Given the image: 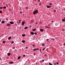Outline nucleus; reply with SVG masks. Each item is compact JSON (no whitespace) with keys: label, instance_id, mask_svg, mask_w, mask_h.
I'll list each match as a JSON object with an SVG mask.
<instances>
[{"label":"nucleus","instance_id":"1","mask_svg":"<svg viewBox=\"0 0 65 65\" xmlns=\"http://www.w3.org/2000/svg\"><path fill=\"white\" fill-rule=\"evenodd\" d=\"M38 12V10H36L33 12V14H35Z\"/></svg>","mask_w":65,"mask_h":65},{"label":"nucleus","instance_id":"2","mask_svg":"<svg viewBox=\"0 0 65 65\" xmlns=\"http://www.w3.org/2000/svg\"><path fill=\"white\" fill-rule=\"evenodd\" d=\"M38 50H39V48H34L33 49V51H37Z\"/></svg>","mask_w":65,"mask_h":65},{"label":"nucleus","instance_id":"3","mask_svg":"<svg viewBox=\"0 0 65 65\" xmlns=\"http://www.w3.org/2000/svg\"><path fill=\"white\" fill-rule=\"evenodd\" d=\"M46 7L48 8H51V7H52V6H47Z\"/></svg>","mask_w":65,"mask_h":65},{"label":"nucleus","instance_id":"4","mask_svg":"<svg viewBox=\"0 0 65 65\" xmlns=\"http://www.w3.org/2000/svg\"><path fill=\"white\" fill-rule=\"evenodd\" d=\"M25 24V22L23 21L22 22V25L23 26Z\"/></svg>","mask_w":65,"mask_h":65},{"label":"nucleus","instance_id":"5","mask_svg":"<svg viewBox=\"0 0 65 65\" xmlns=\"http://www.w3.org/2000/svg\"><path fill=\"white\" fill-rule=\"evenodd\" d=\"M11 26V24L9 23L8 24H7V26Z\"/></svg>","mask_w":65,"mask_h":65},{"label":"nucleus","instance_id":"6","mask_svg":"<svg viewBox=\"0 0 65 65\" xmlns=\"http://www.w3.org/2000/svg\"><path fill=\"white\" fill-rule=\"evenodd\" d=\"M10 24H14V22H10Z\"/></svg>","mask_w":65,"mask_h":65},{"label":"nucleus","instance_id":"7","mask_svg":"<svg viewBox=\"0 0 65 65\" xmlns=\"http://www.w3.org/2000/svg\"><path fill=\"white\" fill-rule=\"evenodd\" d=\"M7 55L8 56H10L11 55V53H7Z\"/></svg>","mask_w":65,"mask_h":65},{"label":"nucleus","instance_id":"8","mask_svg":"<svg viewBox=\"0 0 65 65\" xmlns=\"http://www.w3.org/2000/svg\"><path fill=\"white\" fill-rule=\"evenodd\" d=\"M30 33L31 34H32V35H34V33L33 32H31Z\"/></svg>","mask_w":65,"mask_h":65},{"label":"nucleus","instance_id":"9","mask_svg":"<svg viewBox=\"0 0 65 65\" xmlns=\"http://www.w3.org/2000/svg\"><path fill=\"white\" fill-rule=\"evenodd\" d=\"M40 31L41 32H42V31H44V30H43V29H40Z\"/></svg>","mask_w":65,"mask_h":65},{"label":"nucleus","instance_id":"10","mask_svg":"<svg viewBox=\"0 0 65 65\" xmlns=\"http://www.w3.org/2000/svg\"><path fill=\"white\" fill-rule=\"evenodd\" d=\"M36 29H37L36 28H34L32 30L33 31H36Z\"/></svg>","mask_w":65,"mask_h":65},{"label":"nucleus","instance_id":"11","mask_svg":"<svg viewBox=\"0 0 65 65\" xmlns=\"http://www.w3.org/2000/svg\"><path fill=\"white\" fill-rule=\"evenodd\" d=\"M5 23V21H2L1 23L2 24H4Z\"/></svg>","mask_w":65,"mask_h":65},{"label":"nucleus","instance_id":"12","mask_svg":"<svg viewBox=\"0 0 65 65\" xmlns=\"http://www.w3.org/2000/svg\"><path fill=\"white\" fill-rule=\"evenodd\" d=\"M21 57L20 56H19L18 58V59L19 60V59H20V58H21Z\"/></svg>","mask_w":65,"mask_h":65},{"label":"nucleus","instance_id":"13","mask_svg":"<svg viewBox=\"0 0 65 65\" xmlns=\"http://www.w3.org/2000/svg\"><path fill=\"white\" fill-rule=\"evenodd\" d=\"M22 42H23V43H25V40H23L22 41Z\"/></svg>","mask_w":65,"mask_h":65},{"label":"nucleus","instance_id":"14","mask_svg":"<svg viewBox=\"0 0 65 65\" xmlns=\"http://www.w3.org/2000/svg\"><path fill=\"white\" fill-rule=\"evenodd\" d=\"M11 37L10 36V37H9L8 38V39H9V40H10V39H11Z\"/></svg>","mask_w":65,"mask_h":65},{"label":"nucleus","instance_id":"15","mask_svg":"<svg viewBox=\"0 0 65 65\" xmlns=\"http://www.w3.org/2000/svg\"><path fill=\"white\" fill-rule=\"evenodd\" d=\"M48 27H49L50 28H51V27H50V24H48Z\"/></svg>","mask_w":65,"mask_h":65},{"label":"nucleus","instance_id":"16","mask_svg":"<svg viewBox=\"0 0 65 65\" xmlns=\"http://www.w3.org/2000/svg\"><path fill=\"white\" fill-rule=\"evenodd\" d=\"M62 22H65V19H62Z\"/></svg>","mask_w":65,"mask_h":65},{"label":"nucleus","instance_id":"17","mask_svg":"<svg viewBox=\"0 0 65 65\" xmlns=\"http://www.w3.org/2000/svg\"><path fill=\"white\" fill-rule=\"evenodd\" d=\"M6 42L4 40L3 41V43H5Z\"/></svg>","mask_w":65,"mask_h":65},{"label":"nucleus","instance_id":"18","mask_svg":"<svg viewBox=\"0 0 65 65\" xmlns=\"http://www.w3.org/2000/svg\"><path fill=\"white\" fill-rule=\"evenodd\" d=\"M28 28V27H27L26 26L25 27V28H24V29H27Z\"/></svg>","mask_w":65,"mask_h":65},{"label":"nucleus","instance_id":"19","mask_svg":"<svg viewBox=\"0 0 65 65\" xmlns=\"http://www.w3.org/2000/svg\"><path fill=\"white\" fill-rule=\"evenodd\" d=\"M49 5L50 6H52V3H49Z\"/></svg>","mask_w":65,"mask_h":65},{"label":"nucleus","instance_id":"20","mask_svg":"<svg viewBox=\"0 0 65 65\" xmlns=\"http://www.w3.org/2000/svg\"><path fill=\"white\" fill-rule=\"evenodd\" d=\"M22 36L24 37L25 36V34H23L22 35Z\"/></svg>","mask_w":65,"mask_h":65},{"label":"nucleus","instance_id":"21","mask_svg":"<svg viewBox=\"0 0 65 65\" xmlns=\"http://www.w3.org/2000/svg\"><path fill=\"white\" fill-rule=\"evenodd\" d=\"M31 22L32 23H33L34 22V21L33 20H31Z\"/></svg>","mask_w":65,"mask_h":65},{"label":"nucleus","instance_id":"22","mask_svg":"<svg viewBox=\"0 0 65 65\" xmlns=\"http://www.w3.org/2000/svg\"><path fill=\"white\" fill-rule=\"evenodd\" d=\"M32 46L33 47H35V44L33 45Z\"/></svg>","mask_w":65,"mask_h":65},{"label":"nucleus","instance_id":"23","mask_svg":"<svg viewBox=\"0 0 65 65\" xmlns=\"http://www.w3.org/2000/svg\"><path fill=\"white\" fill-rule=\"evenodd\" d=\"M28 8V7L27 6L26 7V9H27Z\"/></svg>","mask_w":65,"mask_h":65},{"label":"nucleus","instance_id":"24","mask_svg":"<svg viewBox=\"0 0 65 65\" xmlns=\"http://www.w3.org/2000/svg\"><path fill=\"white\" fill-rule=\"evenodd\" d=\"M42 46H45V44H42Z\"/></svg>","mask_w":65,"mask_h":65},{"label":"nucleus","instance_id":"25","mask_svg":"<svg viewBox=\"0 0 65 65\" xmlns=\"http://www.w3.org/2000/svg\"><path fill=\"white\" fill-rule=\"evenodd\" d=\"M3 8H4V9H6V6H4L3 7Z\"/></svg>","mask_w":65,"mask_h":65},{"label":"nucleus","instance_id":"26","mask_svg":"<svg viewBox=\"0 0 65 65\" xmlns=\"http://www.w3.org/2000/svg\"><path fill=\"white\" fill-rule=\"evenodd\" d=\"M13 62L12 61H11L10 62V64H12L13 63Z\"/></svg>","mask_w":65,"mask_h":65},{"label":"nucleus","instance_id":"27","mask_svg":"<svg viewBox=\"0 0 65 65\" xmlns=\"http://www.w3.org/2000/svg\"><path fill=\"white\" fill-rule=\"evenodd\" d=\"M58 24L57 23H55V25L58 26Z\"/></svg>","mask_w":65,"mask_h":65},{"label":"nucleus","instance_id":"28","mask_svg":"<svg viewBox=\"0 0 65 65\" xmlns=\"http://www.w3.org/2000/svg\"><path fill=\"white\" fill-rule=\"evenodd\" d=\"M17 24H20V23H21V22H17Z\"/></svg>","mask_w":65,"mask_h":65},{"label":"nucleus","instance_id":"29","mask_svg":"<svg viewBox=\"0 0 65 65\" xmlns=\"http://www.w3.org/2000/svg\"><path fill=\"white\" fill-rule=\"evenodd\" d=\"M49 64L50 65H53V64H51L50 63H49Z\"/></svg>","mask_w":65,"mask_h":65},{"label":"nucleus","instance_id":"30","mask_svg":"<svg viewBox=\"0 0 65 65\" xmlns=\"http://www.w3.org/2000/svg\"><path fill=\"white\" fill-rule=\"evenodd\" d=\"M47 56V55L45 54L44 55V57H46Z\"/></svg>","mask_w":65,"mask_h":65},{"label":"nucleus","instance_id":"31","mask_svg":"<svg viewBox=\"0 0 65 65\" xmlns=\"http://www.w3.org/2000/svg\"><path fill=\"white\" fill-rule=\"evenodd\" d=\"M34 55V56H35L36 55V54L35 53H34L33 54Z\"/></svg>","mask_w":65,"mask_h":65},{"label":"nucleus","instance_id":"32","mask_svg":"<svg viewBox=\"0 0 65 65\" xmlns=\"http://www.w3.org/2000/svg\"><path fill=\"white\" fill-rule=\"evenodd\" d=\"M34 34L35 35H36L37 34L36 32H35Z\"/></svg>","mask_w":65,"mask_h":65},{"label":"nucleus","instance_id":"33","mask_svg":"<svg viewBox=\"0 0 65 65\" xmlns=\"http://www.w3.org/2000/svg\"><path fill=\"white\" fill-rule=\"evenodd\" d=\"M42 62H43V61H40V63H42Z\"/></svg>","mask_w":65,"mask_h":65},{"label":"nucleus","instance_id":"34","mask_svg":"<svg viewBox=\"0 0 65 65\" xmlns=\"http://www.w3.org/2000/svg\"><path fill=\"white\" fill-rule=\"evenodd\" d=\"M2 8H3V7H0V9H2Z\"/></svg>","mask_w":65,"mask_h":65},{"label":"nucleus","instance_id":"35","mask_svg":"<svg viewBox=\"0 0 65 65\" xmlns=\"http://www.w3.org/2000/svg\"><path fill=\"white\" fill-rule=\"evenodd\" d=\"M2 11L1 10H0V13H2Z\"/></svg>","mask_w":65,"mask_h":65},{"label":"nucleus","instance_id":"36","mask_svg":"<svg viewBox=\"0 0 65 65\" xmlns=\"http://www.w3.org/2000/svg\"><path fill=\"white\" fill-rule=\"evenodd\" d=\"M45 28H48V27L47 26H45Z\"/></svg>","mask_w":65,"mask_h":65},{"label":"nucleus","instance_id":"37","mask_svg":"<svg viewBox=\"0 0 65 65\" xmlns=\"http://www.w3.org/2000/svg\"><path fill=\"white\" fill-rule=\"evenodd\" d=\"M13 49H14H14H15V47H12Z\"/></svg>","mask_w":65,"mask_h":65},{"label":"nucleus","instance_id":"38","mask_svg":"<svg viewBox=\"0 0 65 65\" xmlns=\"http://www.w3.org/2000/svg\"><path fill=\"white\" fill-rule=\"evenodd\" d=\"M25 48H26V49H27V46L25 47Z\"/></svg>","mask_w":65,"mask_h":65},{"label":"nucleus","instance_id":"39","mask_svg":"<svg viewBox=\"0 0 65 65\" xmlns=\"http://www.w3.org/2000/svg\"><path fill=\"white\" fill-rule=\"evenodd\" d=\"M25 55H23V57H25Z\"/></svg>","mask_w":65,"mask_h":65},{"label":"nucleus","instance_id":"40","mask_svg":"<svg viewBox=\"0 0 65 65\" xmlns=\"http://www.w3.org/2000/svg\"><path fill=\"white\" fill-rule=\"evenodd\" d=\"M32 27V26L31 25H30L29 26V28H31Z\"/></svg>","mask_w":65,"mask_h":65},{"label":"nucleus","instance_id":"41","mask_svg":"<svg viewBox=\"0 0 65 65\" xmlns=\"http://www.w3.org/2000/svg\"><path fill=\"white\" fill-rule=\"evenodd\" d=\"M44 50H45V48H44L43 49V51H44Z\"/></svg>","mask_w":65,"mask_h":65},{"label":"nucleus","instance_id":"42","mask_svg":"<svg viewBox=\"0 0 65 65\" xmlns=\"http://www.w3.org/2000/svg\"><path fill=\"white\" fill-rule=\"evenodd\" d=\"M39 4V6H40L41 5V4L40 3V4Z\"/></svg>","mask_w":65,"mask_h":65},{"label":"nucleus","instance_id":"43","mask_svg":"<svg viewBox=\"0 0 65 65\" xmlns=\"http://www.w3.org/2000/svg\"><path fill=\"white\" fill-rule=\"evenodd\" d=\"M56 63H57V64L58 65V64H59V63L57 62Z\"/></svg>","mask_w":65,"mask_h":65},{"label":"nucleus","instance_id":"44","mask_svg":"<svg viewBox=\"0 0 65 65\" xmlns=\"http://www.w3.org/2000/svg\"><path fill=\"white\" fill-rule=\"evenodd\" d=\"M11 43H12L13 44V41H12L11 42Z\"/></svg>","mask_w":65,"mask_h":65},{"label":"nucleus","instance_id":"45","mask_svg":"<svg viewBox=\"0 0 65 65\" xmlns=\"http://www.w3.org/2000/svg\"><path fill=\"white\" fill-rule=\"evenodd\" d=\"M54 12H56V11L55 10H54Z\"/></svg>","mask_w":65,"mask_h":65},{"label":"nucleus","instance_id":"46","mask_svg":"<svg viewBox=\"0 0 65 65\" xmlns=\"http://www.w3.org/2000/svg\"><path fill=\"white\" fill-rule=\"evenodd\" d=\"M44 61V59H42V62H43V61Z\"/></svg>","mask_w":65,"mask_h":65},{"label":"nucleus","instance_id":"47","mask_svg":"<svg viewBox=\"0 0 65 65\" xmlns=\"http://www.w3.org/2000/svg\"><path fill=\"white\" fill-rule=\"evenodd\" d=\"M21 20H20L19 21V22H21Z\"/></svg>","mask_w":65,"mask_h":65},{"label":"nucleus","instance_id":"48","mask_svg":"<svg viewBox=\"0 0 65 65\" xmlns=\"http://www.w3.org/2000/svg\"><path fill=\"white\" fill-rule=\"evenodd\" d=\"M64 46H65V43H64L63 44Z\"/></svg>","mask_w":65,"mask_h":65},{"label":"nucleus","instance_id":"49","mask_svg":"<svg viewBox=\"0 0 65 65\" xmlns=\"http://www.w3.org/2000/svg\"><path fill=\"white\" fill-rule=\"evenodd\" d=\"M36 25H37V24H38V23H36Z\"/></svg>","mask_w":65,"mask_h":65},{"label":"nucleus","instance_id":"50","mask_svg":"<svg viewBox=\"0 0 65 65\" xmlns=\"http://www.w3.org/2000/svg\"><path fill=\"white\" fill-rule=\"evenodd\" d=\"M20 13H22V12L21 11L20 12Z\"/></svg>","mask_w":65,"mask_h":65},{"label":"nucleus","instance_id":"51","mask_svg":"<svg viewBox=\"0 0 65 65\" xmlns=\"http://www.w3.org/2000/svg\"><path fill=\"white\" fill-rule=\"evenodd\" d=\"M62 31H65V30H64V29H63V30H62Z\"/></svg>","mask_w":65,"mask_h":65},{"label":"nucleus","instance_id":"52","mask_svg":"<svg viewBox=\"0 0 65 65\" xmlns=\"http://www.w3.org/2000/svg\"><path fill=\"white\" fill-rule=\"evenodd\" d=\"M6 20L8 21V19L7 18L6 19Z\"/></svg>","mask_w":65,"mask_h":65},{"label":"nucleus","instance_id":"53","mask_svg":"<svg viewBox=\"0 0 65 65\" xmlns=\"http://www.w3.org/2000/svg\"><path fill=\"white\" fill-rule=\"evenodd\" d=\"M48 39H46V41H48Z\"/></svg>","mask_w":65,"mask_h":65},{"label":"nucleus","instance_id":"54","mask_svg":"<svg viewBox=\"0 0 65 65\" xmlns=\"http://www.w3.org/2000/svg\"><path fill=\"white\" fill-rule=\"evenodd\" d=\"M40 24H41V23H42L41 22H40Z\"/></svg>","mask_w":65,"mask_h":65},{"label":"nucleus","instance_id":"55","mask_svg":"<svg viewBox=\"0 0 65 65\" xmlns=\"http://www.w3.org/2000/svg\"><path fill=\"white\" fill-rule=\"evenodd\" d=\"M54 65H56V63H54Z\"/></svg>","mask_w":65,"mask_h":65},{"label":"nucleus","instance_id":"56","mask_svg":"<svg viewBox=\"0 0 65 65\" xmlns=\"http://www.w3.org/2000/svg\"><path fill=\"white\" fill-rule=\"evenodd\" d=\"M0 60H1V58H0Z\"/></svg>","mask_w":65,"mask_h":65},{"label":"nucleus","instance_id":"57","mask_svg":"<svg viewBox=\"0 0 65 65\" xmlns=\"http://www.w3.org/2000/svg\"><path fill=\"white\" fill-rule=\"evenodd\" d=\"M8 29H10V28L8 27Z\"/></svg>","mask_w":65,"mask_h":65},{"label":"nucleus","instance_id":"58","mask_svg":"<svg viewBox=\"0 0 65 65\" xmlns=\"http://www.w3.org/2000/svg\"><path fill=\"white\" fill-rule=\"evenodd\" d=\"M39 0H37V1H38V2H39Z\"/></svg>","mask_w":65,"mask_h":65},{"label":"nucleus","instance_id":"59","mask_svg":"<svg viewBox=\"0 0 65 65\" xmlns=\"http://www.w3.org/2000/svg\"><path fill=\"white\" fill-rule=\"evenodd\" d=\"M40 52H41V50L40 51Z\"/></svg>","mask_w":65,"mask_h":65},{"label":"nucleus","instance_id":"60","mask_svg":"<svg viewBox=\"0 0 65 65\" xmlns=\"http://www.w3.org/2000/svg\"><path fill=\"white\" fill-rule=\"evenodd\" d=\"M40 0H39V2H40Z\"/></svg>","mask_w":65,"mask_h":65},{"label":"nucleus","instance_id":"61","mask_svg":"<svg viewBox=\"0 0 65 65\" xmlns=\"http://www.w3.org/2000/svg\"><path fill=\"white\" fill-rule=\"evenodd\" d=\"M34 39L35 38V37H34Z\"/></svg>","mask_w":65,"mask_h":65},{"label":"nucleus","instance_id":"62","mask_svg":"<svg viewBox=\"0 0 65 65\" xmlns=\"http://www.w3.org/2000/svg\"><path fill=\"white\" fill-rule=\"evenodd\" d=\"M51 22H53V21H51Z\"/></svg>","mask_w":65,"mask_h":65},{"label":"nucleus","instance_id":"63","mask_svg":"<svg viewBox=\"0 0 65 65\" xmlns=\"http://www.w3.org/2000/svg\"><path fill=\"white\" fill-rule=\"evenodd\" d=\"M33 40H35V39H33Z\"/></svg>","mask_w":65,"mask_h":65},{"label":"nucleus","instance_id":"64","mask_svg":"<svg viewBox=\"0 0 65 65\" xmlns=\"http://www.w3.org/2000/svg\"><path fill=\"white\" fill-rule=\"evenodd\" d=\"M30 24H32V23L31 22L30 23Z\"/></svg>","mask_w":65,"mask_h":65}]
</instances>
